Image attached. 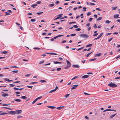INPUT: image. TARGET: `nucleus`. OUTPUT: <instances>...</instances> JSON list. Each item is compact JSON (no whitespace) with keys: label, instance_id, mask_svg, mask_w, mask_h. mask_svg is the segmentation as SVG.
Returning <instances> with one entry per match:
<instances>
[{"label":"nucleus","instance_id":"f257e3e1","mask_svg":"<svg viewBox=\"0 0 120 120\" xmlns=\"http://www.w3.org/2000/svg\"><path fill=\"white\" fill-rule=\"evenodd\" d=\"M66 62L67 64V66L64 68L65 69H68L71 66V64L68 60H67Z\"/></svg>","mask_w":120,"mask_h":120},{"label":"nucleus","instance_id":"e433bc0d","mask_svg":"<svg viewBox=\"0 0 120 120\" xmlns=\"http://www.w3.org/2000/svg\"><path fill=\"white\" fill-rule=\"evenodd\" d=\"M89 4L90 5H95V4L92 3H90Z\"/></svg>","mask_w":120,"mask_h":120},{"label":"nucleus","instance_id":"49530a36","mask_svg":"<svg viewBox=\"0 0 120 120\" xmlns=\"http://www.w3.org/2000/svg\"><path fill=\"white\" fill-rule=\"evenodd\" d=\"M83 48H84V47H82L80 48H79V49H77V51L81 49H82Z\"/></svg>","mask_w":120,"mask_h":120},{"label":"nucleus","instance_id":"052dcab7","mask_svg":"<svg viewBox=\"0 0 120 120\" xmlns=\"http://www.w3.org/2000/svg\"><path fill=\"white\" fill-rule=\"evenodd\" d=\"M66 42V40H63L62 41L61 43H63Z\"/></svg>","mask_w":120,"mask_h":120},{"label":"nucleus","instance_id":"ea45409f","mask_svg":"<svg viewBox=\"0 0 120 120\" xmlns=\"http://www.w3.org/2000/svg\"><path fill=\"white\" fill-rule=\"evenodd\" d=\"M11 68H18V67L16 66H11L10 67Z\"/></svg>","mask_w":120,"mask_h":120},{"label":"nucleus","instance_id":"6e6d98bb","mask_svg":"<svg viewBox=\"0 0 120 120\" xmlns=\"http://www.w3.org/2000/svg\"><path fill=\"white\" fill-rule=\"evenodd\" d=\"M22 117V116L19 115L17 116V118L18 119Z\"/></svg>","mask_w":120,"mask_h":120},{"label":"nucleus","instance_id":"338daca9","mask_svg":"<svg viewBox=\"0 0 120 120\" xmlns=\"http://www.w3.org/2000/svg\"><path fill=\"white\" fill-rule=\"evenodd\" d=\"M96 10H97L98 11H101V9H100L99 8H96Z\"/></svg>","mask_w":120,"mask_h":120},{"label":"nucleus","instance_id":"a19ab883","mask_svg":"<svg viewBox=\"0 0 120 120\" xmlns=\"http://www.w3.org/2000/svg\"><path fill=\"white\" fill-rule=\"evenodd\" d=\"M98 34V33H96L95 34H94L93 35V36H97Z\"/></svg>","mask_w":120,"mask_h":120},{"label":"nucleus","instance_id":"680f3d73","mask_svg":"<svg viewBox=\"0 0 120 120\" xmlns=\"http://www.w3.org/2000/svg\"><path fill=\"white\" fill-rule=\"evenodd\" d=\"M37 100H36V99L34 100V101H33V102H32V104H34L35 103L36 101H37Z\"/></svg>","mask_w":120,"mask_h":120},{"label":"nucleus","instance_id":"dca6fc26","mask_svg":"<svg viewBox=\"0 0 120 120\" xmlns=\"http://www.w3.org/2000/svg\"><path fill=\"white\" fill-rule=\"evenodd\" d=\"M14 100L15 101L17 102H20L21 101V100L19 99H14Z\"/></svg>","mask_w":120,"mask_h":120},{"label":"nucleus","instance_id":"de8ad7c7","mask_svg":"<svg viewBox=\"0 0 120 120\" xmlns=\"http://www.w3.org/2000/svg\"><path fill=\"white\" fill-rule=\"evenodd\" d=\"M5 13L6 14V15H10V13H9L7 12H6Z\"/></svg>","mask_w":120,"mask_h":120},{"label":"nucleus","instance_id":"bf43d9fd","mask_svg":"<svg viewBox=\"0 0 120 120\" xmlns=\"http://www.w3.org/2000/svg\"><path fill=\"white\" fill-rule=\"evenodd\" d=\"M120 79V76L116 77L115 78V79Z\"/></svg>","mask_w":120,"mask_h":120},{"label":"nucleus","instance_id":"3c124183","mask_svg":"<svg viewBox=\"0 0 120 120\" xmlns=\"http://www.w3.org/2000/svg\"><path fill=\"white\" fill-rule=\"evenodd\" d=\"M37 4H32L31 5V7H34L35 6H37Z\"/></svg>","mask_w":120,"mask_h":120},{"label":"nucleus","instance_id":"6e6552de","mask_svg":"<svg viewBox=\"0 0 120 120\" xmlns=\"http://www.w3.org/2000/svg\"><path fill=\"white\" fill-rule=\"evenodd\" d=\"M78 86V85H74L73 86V87L71 88V90H73L76 88Z\"/></svg>","mask_w":120,"mask_h":120},{"label":"nucleus","instance_id":"13d9d810","mask_svg":"<svg viewBox=\"0 0 120 120\" xmlns=\"http://www.w3.org/2000/svg\"><path fill=\"white\" fill-rule=\"evenodd\" d=\"M30 74H27L25 75V76H26V77L29 76H30Z\"/></svg>","mask_w":120,"mask_h":120},{"label":"nucleus","instance_id":"69168bd1","mask_svg":"<svg viewBox=\"0 0 120 120\" xmlns=\"http://www.w3.org/2000/svg\"><path fill=\"white\" fill-rule=\"evenodd\" d=\"M86 8L85 7H84L83 8V9L84 10H83V11H85L86 10Z\"/></svg>","mask_w":120,"mask_h":120},{"label":"nucleus","instance_id":"412c9836","mask_svg":"<svg viewBox=\"0 0 120 120\" xmlns=\"http://www.w3.org/2000/svg\"><path fill=\"white\" fill-rule=\"evenodd\" d=\"M63 107H64V106H60L59 107H58L57 108V109H62V108Z\"/></svg>","mask_w":120,"mask_h":120},{"label":"nucleus","instance_id":"09e8293b","mask_svg":"<svg viewBox=\"0 0 120 120\" xmlns=\"http://www.w3.org/2000/svg\"><path fill=\"white\" fill-rule=\"evenodd\" d=\"M26 87L29 88H32V87H33V86H26Z\"/></svg>","mask_w":120,"mask_h":120},{"label":"nucleus","instance_id":"7c9ffc66","mask_svg":"<svg viewBox=\"0 0 120 120\" xmlns=\"http://www.w3.org/2000/svg\"><path fill=\"white\" fill-rule=\"evenodd\" d=\"M70 95L69 94H66L64 96V97L65 98H67L68 97L69 95Z\"/></svg>","mask_w":120,"mask_h":120},{"label":"nucleus","instance_id":"864d4df0","mask_svg":"<svg viewBox=\"0 0 120 120\" xmlns=\"http://www.w3.org/2000/svg\"><path fill=\"white\" fill-rule=\"evenodd\" d=\"M93 19V18H90L89 20V22H90L92 21Z\"/></svg>","mask_w":120,"mask_h":120},{"label":"nucleus","instance_id":"2f4dec72","mask_svg":"<svg viewBox=\"0 0 120 120\" xmlns=\"http://www.w3.org/2000/svg\"><path fill=\"white\" fill-rule=\"evenodd\" d=\"M40 82H41L43 83L46 82V81L45 80H40Z\"/></svg>","mask_w":120,"mask_h":120},{"label":"nucleus","instance_id":"c9c22d12","mask_svg":"<svg viewBox=\"0 0 120 120\" xmlns=\"http://www.w3.org/2000/svg\"><path fill=\"white\" fill-rule=\"evenodd\" d=\"M43 13L42 11L41 12H37V14L38 15H41Z\"/></svg>","mask_w":120,"mask_h":120},{"label":"nucleus","instance_id":"c756f323","mask_svg":"<svg viewBox=\"0 0 120 120\" xmlns=\"http://www.w3.org/2000/svg\"><path fill=\"white\" fill-rule=\"evenodd\" d=\"M42 97L41 96L38 97L36 99V100L37 101L38 100L41 99L42 98Z\"/></svg>","mask_w":120,"mask_h":120},{"label":"nucleus","instance_id":"20e7f679","mask_svg":"<svg viewBox=\"0 0 120 120\" xmlns=\"http://www.w3.org/2000/svg\"><path fill=\"white\" fill-rule=\"evenodd\" d=\"M22 111L21 110H17L15 111L16 114H18L22 113Z\"/></svg>","mask_w":120,"mask_h":120},{"label":"nucleus","instance_id":"0eeeda50","mask_svg":"<svg viewBox=\"0 0 120 120\" xmlns=\"http://www.w3.org/2000/svg\"><path fill=\"white\" fill-rule=\"evenodd\" d=\"M72 66L75 67L76 68H79L80 67V66L78 64L77 65H73Z\"/></svg>","mask_w":120,"mask_h":120},{"label":"nucleus","instance_id":"5fc2aeb1","mask_svg":"<svg viewBox=\"0 0 120 120\" xmlns=\"http://www.w3.org/2000/svg\"><path fill=\"white\" fill-rule=\"evenodd\" d=\"M93 27L94 28H96L97 27V25L96 24H95L94 25V26H93Z\"/></svg>","mask_w":120,"mask_h":120},{"label":"nucleus","instance_id":"e2e57ef3","mask_svg":"<svg viewBox=\"0 0 120 120\" xmlns=\"http://www.w3.org/2000/svg\"><path fill=\"white\" fill-rule=\"evenodd\" d=\"M113 38H111L110 39L108 40V41L109 42H110L113 39Z\"/></svg>","mask_w":120,"mask_h":120},{"label":"nucleus","instance_id":"4c0bfd02","mask_svg":"<svg viewBox=\"0 0 120 120\" xmlns=\"http://www.w3.org/2000/svg\"><path fill=\"white\" fill-rule=\"evenodd\" d=\"M44 60H43L42 61H41L39 62V64H43L44 63Z\"/></svg>","mask_w":120,"mask_h":120},{"label":"nucleus","instance_id":"7ed1b4c3","mask_svg":"<svg viewBox=\"0 0 120 120\" xmlns=\"http://www.w3.org/2000/svg\"><path fill=\"white\" fill-rule=\"evenodd\" d=\"M80 36L81 37H83L86 39L87 38L89 37V36L86 34H82L80 35Z\"/></svg>","mask_w":120,"mask_h":120},{"label":"nucleus","instance_id":"a878e982","mask_svg":"<svg viewBox=\"0 0 120 120\" xmlns=\"http://www.w3.org/2000/svg\"><path fill=\"white\" fill-rule=\"evenodd\" d=\"M78 77V76H75V77H74L73 78H72L71 79V80H73V79H76V78H77Z\"/></svg>","mask_w":120,"mask_h":120},{"label":"nucleus","instance_id":"4468645a","mask_svg":"<svg viewBox=\"0 0 120 120\" xmlns=\"http://www.w3.org/2000/svg\"><path fill=\"white\" fill-rule=\"evenodd\" d=\"M2 96L4 97L8 96V94H2Z\"/></svg>","mask_w":120,"mask_h":120},{"label":"nucleus","instance_id":"1a4fd4ad","mask_svg":"<svg viewBox=\"0 0 120 120\" xmlns=\"http://www.w3.org/2000/svg\"><path fill=\"white\" fill-rule=\"evenodd\" d=\"M119 14H117L116 15H115L114 16V17L115 18H119L120 17H118L119 16Z\"/></svg>","mask_w":120,"mask_h":120},{"label":"nucleus","instance_id":"5701e85b","mask_svg":"<svg viewBox=\"0 0 120 120\" xmlns=\"http://www.w3.org/2000/svg\"><path fill=\"white\" fill-rule=\"evenodd\" d=\"M103 34V33H101L99 35V36L98 37L99 38H100L101 36H102V35Z\"/></svg>","mask_w":120,"mask_h":120},{"label":"nucleus","instance_id":"c85d7f7f","mask_svg":"<svg viewBox=\"0 0 120 120\" xmlns=\"http://www.w3.org/2000/svg\"><path fill=\"white\" fill-rule=\"evenodd\" d=\"M61 16H58V17L54 19V20H57L58 19H59L60 18H61Z\"/></svg>","mask_w":120,"mask_h":120},{"label":"nucleus","instance_id":"f704fd0d","mask_svg":"<svg viewBox=\"0 0 120 120\" xmlns=\"http://www.w3.org/2000/svg\"><path fill=\"white\" fill-rule=\"evenodd\" d=\"M9 84L10 85V86L11 87H13L15 85V84Z\"/></svg>","mask_w":120,"mask_h":120},{"label":"nucleus","instance_id":"2eb2a0df","mask_svg":"<svg viewBox=\"0 0 120 120\" xmlns=\"http://www.w3.org/2000/svg\"><path fill=\"white\" fill-rule=\"evenodd\" d=\"M8 113H7V112H2L1 113H0V115L7 114H8Z\"/></svg>","mask_w":120,"mask_h":120},{"label":"nucleus","instance_id":"39448f33","mask_svg":"<svg viewBox=\"0 0 120 120\" xmlns=\"http://www.w3.org/2000/svg\"><path fill=\"white\" fill-rule=\"evenodd\" d=\"M9 113L11 115H15L16 114L15 111H9Z\"/></svg>","mask_w":120,"mask_h":120},{"label":"nucleus","instance_id":"cd10ccee","mask_svg":"<svg viewBox=\"0 0 120 120\" xmlns=\"http://www.w3.org/2000/svg\"><path fill=\"white\" fill-rule=\"evenodd\" d=\"M12 71L14 72V73H17L18 72V70L13 71Z\"/></svg>","mask_w":120,"mask_h":120},{"label":"nucleus","instance_id":"58836bf2","mask_svg":"<svg viewBox=\"0 0 120 120\" xmlns=\"http://www.w3.org/2000/svg\"><path fill=\"white\" fill-rule=\"evenodd\" d=\"M91 12H88L87 14V16H89L90 15H91Z\"/></svg>","mask_w":120,"mask_h":120},{"label":"nucleus","instance_id":"f3484780","mask_svg":"<svg viewBox=\"0 0 120 120\" xmlns=\"http://www.w3.org/2000/svg\"><path fill=\"white\" fill-rule=\"evenodd\" d=\"M8 52L7 51H4L2 52L1 53L3 54H7L8 53Z\"/></svg>","mask_w":120,"mask_h":120},{"label":"nucleus","instance_id":"a211bd4d","mask_svg":"<svg viewBox=\"0 0 120 120\" xmlns=\"http://www.w3.org/2000/svg\"><path fill=\"white\" fill-rule=\"evenodd\" d=\"M102 19V17H101L98 18L97 20V21H99L101 20Z\"/></svg>","mask_w":120,"mask_h":120},{"label":"nucleus","instance_id":"b1692460","mask_svg":"<svg viewBox=\"0 0 120 120\" xmlns=\"http://www.w3.org/2000/svg\"><path fill=\"white\" fill-rule=\"evenodd\" d=\"M55 91H56V90H55V89L52 90H51V91H49V93H51Z\"/></svg>","mask_w":120,"mask_h":120},{"label":"nucleus","instance_id":"774afa93","mask_svg":"<svg viewBox=\"0 0 120 120\" xmlns=\"http://www.w3.org/2000/svg\"><path fill=\"white\" fill-rule=\"evenodd\" d=\"M120 57V55H119L117 56L115 58L116 59H117V58H119Z\"/></svg>","mask_w":120,"mask_h":120},{"label":"nucleus","instance_id":"8fccbe9b","mask_svg":"<svg viewBox=\"0 0 120 120\" xmlns=\"http://www.w3.org/2000/svg\"><path fill=\"white\" fill-rule=\"evenodd\" d=\"M41 3V1H38L36 3L37 4H40Z\"/></svg>","mask_w":120,"mask_h":120},{"label":"nucleus","instance_id":"a18cd8bd","mask_svg":"<svg viewBox=\"0 0 120 120\" xmlns=\"http://www.w3.org/2000/svg\"><path fill=\"white\" fill-rule=\"evenodd\" d=\"M61 69V68H57L56 69V70L57 71H60Z\"/></svg>","mask_w":120,"mask_h":120},{"label":"nucleus","instance_id":"4be33fe9","mask_svg":"<svg viewBox=\"0 0 120 120\" xmlns=\"http://www.w3.org/2000/svg\"><path fill=\"white\" fill-rule=\"evenodd\" d=\"M21 98L23 99H25L27 98V97L25 96H23L21 97Z\"/></svg>","mask_w":120,"mask_h":120},{"label":"nucleus","instance_id":"603ef678","mask_svg":"<svg viewBox=\"0 0 120 120\" xmlns=\"http://www.w3.org/2000/svg\"><path fill=\"white\" fill-rule=\"evenodd\" d=\"M60 2L59 1H57L55 2V4L56 5L58 4Z\"/></svg>","mask_w":120,"mask_h":120},{"label":"nucleus","instance_id":"9d476101","mask_svg":"<svg viewBox=\"0 0 120 120\" xmlns=\"http://www.w3.org/2000/svg\"><path fill=\"white\" fill-rule=\"evenodd\" d=\"M89 76L87 75H84L83 76L82 78V79H85L86 78H88Z\"/></svg>","mask_w":120,"mask_h":120},{"label":"nucleus","instance_id":"0e129e2a","mask_svg":"<svg viewBox=\"0 0 120 120\" xmlns=\"http://www.w3.org/2000/svg\"><path fill=\"white\" fill-rule=\"evenodd\" d=\"M81 30V29L79 28H78L76 29V30L77 31H79Z\"/></svg>","mask_w":120,"mask_h":120},{"label":"nucleus","instance_id":"72a5a7b5","mask_svg":"<svg viewBox=\"0 0 120 120\" xmlns=\"http://www.w3.org/2000/svg\"><path fill=\"white\" fill-rule=\"evenodd\" d=\"M54 5V4H49V6L50 7H52Z\"/></svg>","mask_w":120,"mask_h":120},{"label":"nucleus","instance_id":"79ce46f5","mask_svg":"<svg viewBox=\"0 0 120 120\" xmlns=\"http://www.w3.org/2000/svg\"><path fill=\"white\" fill-rule=\"evenodd\" d=\"M117 8L116 7H114L113 8H112V10H115Z\"/></svg>","mask_w":120,"mask_h":120},{"label":"nucleus","instance_id":"423d86ee","mask_svg":"<svg viewBox=\"0 0 120 120\" xmlns=\"http://www.w3.org/2000/svg\"><path fill=\"white\" fill-rule=\"evenodd\" d=\"M63 36L64 35H57V36H56V37H54V39H55L59 37Z\"/></svg>","mask_w":120,"mask_h":120},{"label":"nucleus","instance_id":"4d7b16f0","mask_svg":"<svg viewBox=\"0 0 120 120\" xmlns=\"http://www.w3.org/2000/svg\"><path fill=\"white\" fill-rule=\"evenodd\" d=\"M73 26L75 28H78V26L76 25H74Z\"/></svg>","mask_w":120,"mask_h":120},{"label":"nucleus","instance_id":"9b49d317","mask_svg":"<svg viewBox=\"0 0 120 120\" xmlns=\"http://www.w3.org/2000/svg\"><path fill=\"white\" fill-rule=\"evenodd\" d=\"M101 55V53H98L96 54L95 55V56H100Z\"/></svg>","mask_w":120,"mask_h":120},{"label":"nucleus","instance_id":"473e14b6","mask_svg":"<svg viewBox=\"0 0 120 120\" xmlns=\"http://www.w3.org/2000/svg\"><path fill=\"white\" fill-rule=\"evenodd\" d=\"M92 52H90V53H88L87 55H86V56L87 57H88L89 56V55L90 54H91L92 53Z\"/></svg>","mask_w":120,"mask_h":120},{"label":"nucleus","instance_id":"37998d69","mask_svg":"<svg viewBox=\"0 0 120 120\" xmlns=\"http://www.w3.org/2000/svg\"><path fill=\"white\" fill-rule=\"evenodd\" d=\"M31 21L32 22H34L36 21V20L34 19H32L31 20Z\"/></svg>","mask_w":120,"mask_h":120},{"label":"nucleus","instance_id":"c03bdc74","mask_svg":"<svg viewBox=\"0 0 120 120\" xmlns=\"http://www.w3.org/2000/svg\"><path fill=\"white\" fill-rule=\"evenodd\" d=\"M76 23V22H70L69 23V24H71L72 23Z\"/></svg>","mask_w":120,"mask_h":120},{"label":"nucleus","instance_id":"393cba45","mask_svg":"<svg viewBox=\"0 0 120 120\" xmlns=\"http://www.w3.org/2000/svg\"><path fill=\"white\" fill-rule=\"evenodd\" d=\"M92 45V44H89V45H87L86 46V47H91Z\"/></svg>","mask_w":120,"mask_h":120},{"label":"nucleus","instance_id":"f8f14e48","mask_svg":"<svg viewBox=\"0 0 120 120\" xmlns=\"http://www.w3.org/2000/svg\"><path fill=\"white\" fill-rule=\"evenodd\" d=\"M47 107L51 109H54L56 108L55 107L53 106H48Z\"/></svg>","mask_w":120,"mask_h":120},{"label":"nucleus","instance_id":"aec40b11","mask_svg":"<svg viewBox=\"0 0 120 120\" xmlns=\"http://www.w3.org/2000/svg\"><path fill=\"white\" fill-rule=\"evenodd\" d=\"M111 22V21H109V20H107L105 22L106 23L109 24Z\"/></svg>","mask_w":120,"mask_h":120},{"label":"nucleus","instance_id":"ddd939ff","mask_svg":"<svg viewBox=\"0 0 120 120\" xmlns=\"http://www.w3.org/2000/svg\"><path fill=\"white\" fill-rule=\"evenodd\" d=\"M46 53L47 54H51V55H57V53H53V52L50 53Z\"/></svg>","mask_w":120,"mask_h":120},{"label":"nucleus","instance_id":"6ab92c4d","mask_svg":"<svg viewBox=\"0 0 120 120\" xmlns=\"http://www.w3.org/2000/svg\"><path fill=\"white\" fill-rule=\"evenodd\" d=\"M54 64H61L62 63V62H57V61H55L54 62Z\"/></svg>","mask_w":120,"mask_h":120},{"label":"nucleus","instance_id":"f03ea898","mask_svg":"<svg viewBox=\"0 0 120 120\" xmlns=\"http://www.w3.org/2000/svg\"><path fill=\"white\" fill-rule=\"evenodd\" d=\"M108 86L112 87H115L117 86V85L115 83H112V82H110L108 84Z\"/></svg>","mask_w":120,"mask_h":120},{"label":"nucleus","instance_id":"bb28decb","mask_svg":"<svg viewBox=\"0 0 120 120\" xmlns=\"http://www.w3.org/2000/svg\"><path fill=\"white\" fill-rule=\"evenodd\" d=\"M116 113L114 115H112V116H111L110 117V118H112L114 116L116 115Z\"/></svg>","mask_w":120,"mask_h":120}]
</instances>
